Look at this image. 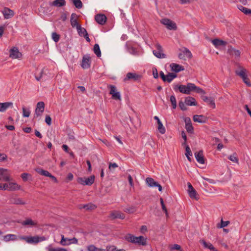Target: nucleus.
<instances>
[{
    "instance_id": "obj_1",
    "label": "nucleus",
    "mask_w": 251,
    "mask_h": 251,
    "mask_svg": "<svg viewBox=\"0 0 251 251\" xmlns=\"http://www.w3.org/2000/svg\"><path fill=\"white\" fill-rule=\"evenodd\" d=\"M173 89L176 92L178 91L181 93L187 95L190 94L191 92H196L201 94L205 93L204 90L192 83H188L187 85L174 84Z\"/></svg>"
},
{
    "instance_id": "obj_2",
    "label": "nucleus",
    "mask_w": 251,
    "mask_h": 251,
    "mask_svg": "<svg viewBox=\"0 0 251 251\" xmlns=\"http://www.w3.org/2000/svg\"><path fill=\"white\" fill-rule=\"evenodd\" d=\"M235 74L242 78L244 82L248 86H251V83L247 75V70L242 67H239L235 72Z\"/></svg>"
},
{
    "instance_id": "obj_3",
    "label": "nucleus",
    "mask_w": 251,
    "mask_h": 251,
    "mask_svg": "<svg viewBox=\"0 0 251 251\" xmlns=\"http://www.w3.org/2000/svg\"><path fill=\"white\" fill-rule=\"evenodd\" d=\"M95 177L92 175L88 177H78L77 182L83 185L91 186L95 181Z\"/></svg>"
},
{
    "instance_id": "obj_4",
    "label": "nucleus",
    "mask_w": 251,
    "mask_h": 251,
    "mask_svg": "<svg viewBox=\"0 0 251 251\" xmlns=\"http://www.w3.org/2000/svg\"><path fill=\"white\" fill-rule=\"evenodd\" d=\"M160 23L165 25L166 27L169 30H176L177 26L176 24L167 18H164L160 21Z\"/></svg>"
},
{
    "instance_id": "obj_5",
    "label": "nucleus",
    "mask_w": 251,
    "mask_h": 251,
    "mask_svg": "<svg viewBox=\"0 0 251 251\" xmlns=\"http://www.w3.org/2000/svg\"><path fill=\"white\" fill-rule=\"evenodd\" d=\"M142 76L141 75L136 73H128L126 75V76L124 78V81H126L128 80H132L133 81H137L140 80Z\"/></svg>"
},
{
    "instance_id": "obj_6",
    "label": "nucleus",
    "mask_w": 251,
    "mask_h": 251,
    "mask_svg": "<svg viewBox=\"0 0 251 251\" xmlns=\"http://www.w3.org/2000/svg\"><path fill=\"white\" fill-rule=\"evenodd\" d=\"M155 47L156 50H153V54L158 58H165L166 57L165 54L163 52V49L159 43L155 44Z\"/></svg>"
},
{
    "instance_id": "obj_7",
    "label": "nucleus",
    "mask_w": 251,
    "mask_h": 251,
    "mask_svg": "<svg viewBox=\"0 0 251 251\" xmlns=\"http://www.w3.org/2000/svg\"><path fill=\"white\" fill-rule=\"evenodd\" d=\"M160 76L164 82L170 83L174 78L177 77L176 74L169 73L167 75H165L162 71L160 72Z\"/></svg>"
},
{
    "instance_id": "obj_8",
    "label": "nucleus",
    "mask_w": 251,
    "mask_h": 251,
    "mask_svg": "<svg viewBox=\"0 0 251 251\" xmlns=\"http://www.w3.org/2000/svg\"><path fill=\"white\" fill-rule=\"evenodd\" d=\"M110 89L109 94L111 95L112 98L114 100H121V94L119 92L117 91L116 87L112 85L108 86Z\"/></svg>"
},
{
    "instance_id": "obj_9",
    "label": "nucleus",
    "mask_w": 251,
    "mask_h": 251,
    "mask_svg": "<svg viewBox=\"0 0 251 251\" xmlns=\"http://www.w3.org/2000/svg\"><path fill=\"white\" fill-rule=\"evenodd\" d=\"M45 109V103L43 101L38 102L35 110L34 118L41 117Z\"/></svg>"
},
{
    "instance_id": "obj_10",
    "label": "nucleus",
    "mask_w": 251,
    "mask_h": 251,
    "mask_svg": "<svg viewBox=\"0 0 251 251\" xmlns=\"http://www.w3.org/2000/svg\"><path fill=\"white\" fill-rule=\"evenodd\" d=\"M4 190L9 191H15L20 190L21 188L20 185L18 184L16 182H14L4 183Z\"/></svg>"
},
{
    "instance_id": "obj_11",
    "label": "nucleus",
    "mask_w": 251,
    "mask_h": 251,
    "mask_svg": "<svg viewBox=\"0 0 251 251\" xmlns=\"http://www.w3.org/2000/svg\"><path fill=\"white\" fill-rule=\"evenodd\" d=\"M9 203L12 204H16V205H25L26 204L25 201H24L22 199L18 198L16 196L11 195L10 196L9 199Z\"/></svg>"
},
{
    "instance_id": "obj_12",
    "label": "nucleus",
    "mask_w": 251,
    "mask_h": 251,
    "mask_svg": "<svg viewBox=\"0 0 251 251\" xmlns=\"http://www.w3.org/2000/svg\"><path fill=\"white\" fill-rule=\"evenodd\" d=\"M22 239H24L27 243H37L40 241H43L45 240L44 237H39L38 236H27L22 237Z\"/></svg>"
},
{
    "instance_id": "obj_13",
    "label": "nucleus",
    "mask_w": 251,
    "mask_h": 251,
    "mask_svg": "<svg viewBox=\"0 0 251 251\" xmlns=\"http://www.w3.org/2000/svg\"><path fill=\"white\" fill-rule=\"evenodd\" d=\"M11 180L10 174L6 169L0 168V180L9 181Z\"/></svg>"
},
{
    "instance_id": "obj_14",
    "label": "nucleus",
    "mask_w": 251,
    "mask_h": 251,
    "mask_svg": "<svg viewBox=\"0 0 251 251\" xmlns=\"http://www.w3.org/2000/svg\"><path fill=\"white\" fill-rule=\"evenodd\" d=\"M188 185V192L190 197L196 200L199 199L197 193L195 189L193 188L192 184L190 182L187 183Z\"/></svg>"
},
{
    "instance_id": "obj_15",
    "label": "nucleus",
    "mask_w": 251,
    "mask_h": 251,
    "mask_svg": "<svg viewBox=\"0 0 251 251\" xmlns=\"http://www.w3.org/2000/svg\"><path fill=\"white\" fill-rule=\"evenodd\" d=\"M22 56V53L17 48L14 47L9 51V57L12 59L19 58Z\"/></svg>"
},
{
    "instance_id": "obj_16",
    "label": "nucleus",
    "mask_w": 251,
    "mask_h": 251,
    "mask_svg": "<svg viewBox=\"0 0 251 251\" xmlns=\"http://www.w3.org/2000/svg\"><path fill=\"white\" fill-rule=\"evenodd\" d=\"M90 57L89 56H84L83 57L81 66L84 69H88L90 67Z\"/></svg>"
},
{
    "instance_id": "obj_17",
    "label": "nucleus",
    "mask_w": 251,
    "mask_h": 251,
    "mask_svg": "<svg viewBox=\"0 0 251 251\" xmlns=\"http://www.w3.org/2000/svg\"><path fill=\"white\" fill-rule=\"evenodd\" d=\"M2 13L4 18L6 19L12 17L14 15V11L7 7H5L2 10Z\"/></svg>"
},
{
    "instance_id": "obj_18",
    "label": "nucleus",
    "mask_w": 251,
    "mask_h": 251,
    "mask_svg": "<svg viewBox=\"0 0 251 251\" xmlns=\"http://www.w3.org/2000/svg\"><path fill=\"white\" fill-rule=\"evenodd\" d=\"M95 19L98 24L103 25L105 23L107 18L103 14H97L95 16Z\"/></svg>"
},
{
    "instance_id": "obj_19",
    "label": "nucleus",
    "mask_w": 251,
    "mask_h": 251,
    "mask_svg": "<svg viewBox=\"0 0 251 251\" xmlns=\"http://www.w3.org/2000/svg\"><path fill=\"white\" fill-rule=\"evenodd\" d=\"M207 120V118L203 115H195L193 116V120L195 122L205 123Z\"/></svg>"
},
{
    "instance_id": "obj_20",
    "label": "nucleus",
    "mask_w": 251,
    "mask_h": 251,
    "mask_svg": "<svg viewBox=\"0 0 251 251\" xmlns=\"http://www.w3.org/2000/svg\"><path fill=\"white\" fill-rule=\"evenodd\" d=\"M77 17L75 13H72L71 16V25L73 27H75L76 28L78 27V26H80L77 22Z\"/></svg>"
},
{
    "instance_id": "obj_21",
    "label": "nucleus",
    "mask_w": 251,
    "mask_h": 251,
    "mask_svg": "<svg viewBox=\"0 0 251 251\" xmlns=\"http://www.w3.org/2000/svg\"><path fill=\"white\" fill-rule=\"evenodd\" d=\"M134 244L139 245L146 246L147 245V239L143 236L136 237Z\"/></svg>"
},
{
    "instance_id": "obj_22",
    "label": "nucleus",
    "mask_w": 251,
    "mask_h": 251,
    "mask_svg": "<svg viewBox=\"0 0 251 251\" xmlns=\"http://www.w3.org/2000/svg\"><path fill=\"white\" fill-rule=\"evenodd\" d=\"M170 66L171 68L172 71L176 73H178L184 70L183 66L176 63H172Z\"/></svg>"
},
{
    "instance_id": "obj_23",
    "label": "nucleus",
    "mask_w": 251,
    "mask_h": 251,
    "mask_svg": "<svg viewBox=\"0 0 251 251\" xmlns=\"http://www.w3.org/2000/svg\"><path fill=\"white\" fill-rule=\"evenodd\" d=\"M195 156L197 161L200 164H204V160L203 155V152L202 151H200L199 152L195 153Z\"/></svg>"
},
{
    "instance_id": "obj_24",
    "label": "nucleus",
    "mask_w": 251,
    "mask_h": 251,
    "mask_svg": "<svg viewBox=\"0 0 251 251\" xmlns=\"http://www.w3.org/2000/svg\"><path fill=\"white\" fill-rule=\"evenodd\" d=\"M110 217L112 219H124L125 218V215L123 213L118 211L111 212L110 214Z\"/></svg>"
},
{
    "instance_id": "obj_25",
    "label": "nucleus",
    "mask_w": 251,
    "mask_h": 251,
    "mask_svg": "<svg viewBox=\"0 0 251 251\" xmlns=\"http://www.w3.org/2000/svg\"><path fill=\"white\" fill-rule=\"evenodd\" d=\"M13 103L11 102H5L0 103V112H3L5 111L9 107H12Z\"/></svg>"
},
{
    "instance_id": "obj_26",
    "label": "nucleus",
    "mask_w": 251,
    "mask_h": 251,
    "mask_svg": "<svg viewBox=\"0 0 251 251\" xmlns=\"http://www.w3.org/2000/svg\"><path fill=\"white\" fill-rule=\"evenodd\" d=\"M22 225L24 226H33L37 225V223L31 219H26L22 222Z\"/></svg>"
},
{
    "instance_id": "obj_27",
    "label": "nucleus",
    "mask_w": 251,
    "mask_h": 251,
    "mask_svg": "<svg viewBox=\"0 0 251 251\" xmlns=\"http://www.w3.org/2000/svg\"><path fill=\"white\" fill-rule=\"evenodd\" d=\"M202 100L206 102L211 108H215L216 107L213 99L211 97L206 96L203 97Z\"/></svg>"
},
{
    "instance_id": "obj_28",
    "label": "nucleus",
    "mask_w": 251,
    "mask_h": 251,
    "mask_svg": "<svg viewBox=\"0 0 251 251\" xmlns=\"http://www.w3.org/2000/svg\"><path fill=\"white\" fill-rule=\"evenodd\" d=\"M212 43L216 48L219 46H226V42L218 39H215L212 40Z\"/></svg>"
},
{
    "instance_id": "obj_29",
    "label": "nucleus",
    "mask_w": 251,
    "mask_h": 251,
    "mask_svg": "<svg viewBox=\"0 0 251 251\" xmlns=\"http://www.w3.org/2000/svg\"><path fill=\"white\" fill-rule=\"evenodd\" d=\"M185 103L187 105H197L195 99L191 97H187L185 100Z\"/></svg>"
},
{
    "instance_id": "obj_30",
    "label": "nucleus",
    "mask_w": 251,
    "mask_h": 251,
    "mask_svg": "<svg viewBox=\"0 0 251 251\" xmlns=\"http://www.w3.org/2000/svg\"><path fill=\"white\" fill-rule=\"evenodd\" d=\"M35 171L36 172H37L38 173H39V174H40L41 175H42V176H48L49 177L51 176V175L48 171L44 170L40 168H36L35 169Z\"/></svg>"
},
{
    "instance_id": "obj_31",
    "label": "nucleus",
    "mask_w": 251,
    "mask_h": 251,
    "mask_svg": "<svg viewBox=\"0 0 251 251\" xmlns=\"http://www.w3.org/2000/svg\"><path fill=\"white\" fill-rule=\"evenodd\" d=\"M146 182L147 183L148 185L150 187H155V185H157V182L155 181L151 177H147L146 179Z\"/></svg>"
},
{
    "instance_id": "obj_32",
    "label": "nucleus",
    "mask_w": 251,
    "mask_h": 251,
    "mask_svg": "<svg viewBox=\"0 0 251 251\" xmlns=\"http://www.w3.org/2000/svg\"><path fill=\"white\" fill-rule=\"evenodd\" d=\"M79 208L80 209L84 208L86 210H92L96 208V206L95 205L92 204V203H88L85 205H81L79 206Z\"/></svg>"
},
{
    "instance_id": "obj_33",
    "label": "nucleus",
    "mask_w": 251,
    "mask_h": 251,
    "mask_svg": "<svg viewBox=\"0 0 251 251\" xmlns=\"http://www.w3.org/2000/svg\"><path fill=\"white\" fill-rule=\"evenodd\" d=\"M200 243L203 245L205 248L208 249L211 251L214 248L212 244L209 242H206L204 240H200Z\"/></svg>"
},
{
    "instance_id": "obj_34",
    "label": "nucleus",
    "mask_w": 251,
    "mask_h": 251,
    "mask_svg": "<svg viewBox=\"0 0 251 251\" xmlns=\"http://www.w3.org/2000/svg\"><path fill=\"white\" fill-rule=\"evenodd\" d=\"M65 4V0H55L52 3V5L56 7H61Z\"/></svg>"
},
{
    "instance_id": "obj_35",
    "label": "nucleus",
    "mask_w": 251,
    "mask_h": 251,
    "mask_svg": "<svg viewBox=\"0 0 251 251\" xmlns=\"http://www.w3.org/2000/svg\"><path fill=\"white\" fill-rule=\"evenodd\" d=\"M136 237V236H135L131 234H127L125 236V239L126 241H127L129 242L134 243L135 242Z\"/></svg>"
},
{
    "instance_id": "obj_36",
    "label": "nucleus",
    "mask_w": 251,
    "mask_h": 251,
    "mask_svg": "<svg viewBox=\"0 0 251 251\" xmlns=\"http://www.w3.org/2000/svg\"><path fill=\"white\" fill-rule=\"evenodd\" d=\"M185 149H186L185 155H186L188 160L189 161H191V158L190 157V156H192V152L191 149L188 145H186Z\"/></svg>"
},
{
    "instance_id": "obj_37",
    "label": "nucleus",
    "mask_w": 251,
    "mask_h": 251,
    "mask_svg": "<svg viewBox=\"0 0 251 251\" xmlns=\"http://www.w3.org/2000/svg\"><path fill=\"white\" fill-rule=\"evenodd\" d=\"M3 239L5 242H8L10 240H16V236L14 234H7L3 237Z\"/></svg>"
},
{
    "instance_id": "obj_38",
    "label": "nucleus",
    "mask_w": 251,
    "mask_h": 251,
    "mask_svg": "<svg viewBox=\"0 0 251 251\" xmlns=\"http://www.w3.org/2000/svg\"><path fill=\"white\" fill-rule=\"evenodd\" d=\"M60 243L63 246H67L71 244V242L69 241V239L65 238L64 235L61 236V240Z\"/></svg>"
},
{
    "instance_id": "obj_39",
    "label": "nucleus",
    "mask_w": 251,
    "mask_h": 251,
    "mask_svg": "<svg viewBox=\"0 0 251 251\" xmlns=\"http://www.w3.org/2000/svg\"><path fill=\"white\" fill-rule=\"evenodd\" d=\"M238 7V9L244 14L246 15L251 14V9L245 7L242 5H239Z\"/></svg>"
},
{
    "instance_id": "obj_40",
    "label": "nucleus",
    "mask_w": 251,
    "mask_h": 251,
    "mask_svg": "<svg viewBox=\"0 0 251 251\" xmlns=\"http://www.w3.org/2000/svg\"><path fill=\"white\" fill-rule=\"evenodd\" d=\"M157 123L158 126H157V129L159 131V132L161 134H164L166 132V129L164 126H163L162 123L161 121L158 122Z\"/></svg>"
},
{
    "instance_id": "obj_41",
    "label": "nucleus",
    "mask_w": 251,
    "mask_h": 251,
    "mask_svg": "<svg viewBox=\"0 0 251 251\" xmlns=\"http://www.w3.org/2000/svg\"><path fill=\"white\" fill-rule=\"evenodd\" d=\"M228 158L233 162L238 164L239 161L237 157V155L236 153H233L232 155H230Z\"/></svg>"
},
{
    "instance_id": "obj_42",
    "label": "nucleus",
    "mask_w": 251,
    "mask_h": 251,
    "mask_svg": "<svg viewBox=\"0 0 251 251\" xmlns=\"http://www.w3.org/2000/svg\"><path fill=\"white\" fill-rule=\"evenodd\" d=\"M93 50L94 53L97 55L98 57H100L101 56V51L98 44H96L94 45Z\"/></svg>"
},
{
    "instance_id": "obj_43",
    "label": "nucleus",
    "mask_w": 251,
    "mask_h": 251,
    "mask_svg": "<svg viewBox=\"0 0 251 251\" xmlns=\"http://www.w3.org/2000/svg\"><path fill=\"white\" fill-rule=\"evenodd\" d=\"M136 211V208L134 206H128L125 208L124 211L129 213H133Z\"/></svg>"
},
{
    "instance_id": "obj_44",
    "label": "nucleus",
    "mask_w": 251,
    "mask_h": 251,
    "mask_svg": "<svg viewBox=\"0 0 251 251\" xmlns=\"http://www.w3.org/2000/svg\"><path fill=\"white\" fill-rule=\"evenodd\" d=\"M183 53L185 56L188 58H191L192 57L191 51L187 48H184Z\"/></svg>"
},
{
    "instance_id": "obj_45",
    "label": "nucleus",
    "mask_w": 251,
    "mask_h": 251,
    "mask_svg": "<svg viewBox=\"0 0 251 251\" xmlns=\"http://www.w3.org/2000/svg\"><path fill=\"white\" fill-rule=\"evenodd\" d=\"M22 110L23 117H28L30 116V111L28 109H27L25 107H23Z\"/></svg>"
},
{
    "instance_id": "obj_46",
    "label": "nucleus",
    "mask_w": 251,
    "mask_h": 251,
    "mask_svg": "<svg viewBox=\"0 0 251 251\" xmlns=\"http://www.w3.org/2000/svg\"><path fill=\"white\" fill-rule=\"evenodd\" d=\"M88 251H105V250L98 248L94 245H90L88 247Z\"/></svg>"
},
{
    "instance_id": "obj_47",
    "label": "nucleus",
    "mask_w": 251,
    "mask_h": 251,
    "mask_svg": "<svg viewBox=\"0 0 251 251\" xmlns=\"http://www.w3.org/2000/svg\"><path fill=\"white\" fill-rule=\"evenodd\" d=\"M73 3L77 8L80 9L82 7L83 4L80 0H73Z\"/></svg>"
},
{
    "instance_id": "obj_48",
    "label": "nucleus",
    "mask_w": 251,
    "mask_h": 251,
    "mask_svg": "<svg viewBox=\"0 0 251 251\" xmlns=\"http://www.w3.org/2000/svg\"><path fill=\"white\" fill-rule=\"evenodd\" d=\"M170 101L172 104L173 109H175L176 107V101L174 96L172 95L170 97Z\"/></svg>"
},
{
    "instance_id": "obj_49",
    "label": "nucleus",
    "mask_w": 251,
    "mask_h": 251,
    "mask_svg": "<svg viewBox=\"0 0 251 251\" xmlns=\"http://www.w3.org/2000/svg\"><path fill=\"white\" fill-rule=\"evenodd\" d=\"M230 222L229 221H224L223 219L221 221V225L218 226L217 227L219 228H223L227 226L229 224Z\"/></svg>"
},
{
    "instance_id": "obj_50",
    "label": "nucleus",
    "mask_w": 251,
    "mask_h": 251,
    "mask_svg": "<svg viewBox=\"0 0 251 251\" xmlns=\"http://www.w3.org/2000/svg\"><path fill=\"white\" fill-rule=\"evenodd\" d=\"M51 37H52V39H53V40L57 43V42H58L59 40V38H60V36L59 34H57L56 32H53L51 34Z\"/></svg>"
},
{
    "instance_id": "obj_51",
    "label": "nucleus",
    "mask_w": 251,
    "mask_h": 251,
    "mask_svg": "<svg viewBox=\"0 0 251 251\" xmlns=\"http://www.w3.org/2000/svg\"><path fill=\"white\" fill-rule=\"evenodd\" d=\"M76 29H77L78 33L80 36H83V35H84L85 34L84 31H83V30H86L84 28L82 27L81 26H78V27Z\"/></svg>"
},
{
    "instance_id": "obj_52",
    "label": "nucleus",
    "mask_w": 251,
    "mask_h": 251,
    "mask_svg": "<svg viewBox=\"0 0 251 251\" xmlns=\"http://www.w3.org/2000/svg\"><path fill=\"white\" fill-rule=\"evenodd\" d=\"M185 128L188 132H192L193 130V127L191 123H186Z\"/></svg>"
},
{
    "instance_id": "obj_53",
    "label": "nucleus",
    "mask_w": 251,
    "mask_h": 251,
    "mask_svg": "<svg viewBox=\"0 0 251 251\" xmlns=\"http://www.w3.org/2000/svg\"><path fill=\"white\" fill-rule=\"evenodd\" d=\"M160 203H161V207H162L163 211H164V212L167 215V214H168L167 210V209H166V208L165 206V204L164 203L163 200L162 198H160Z\"/></svg>"
},
{
    "instance_id": "obj_54",
    "label": "nucleus",
    "mask_w": 251,
    "mask_h": 251,
    "mask_svg": "<svg viewBox=\"0 0 251 251\" xmlns=\"http://www.w3.org/2000/svg\"><path fill=\"white\" fill-rule=\"evenodd\" d=\"M179 104V107L180 108V109L183 110V111H185L186 110H187V107L185 105V103H184L182 101H180L178 103Z\"/></svg>"
},
{
    "instance_id": "obj_55",
    "label": "nucleus",
    "mask_w": 251,
    "mask_h": 251,
    "mask_svg": "<svg viewBox=\"0 0 251 251\" xmlns=\"http://www.w3.org/2000/svg\"><path fill=\"white\" fill-rule=\"evenodd\" d=\"M28 176H30V175L28 173H23L21 175V177L24 181L27 180Z\"/></svg>"
},
{
    "instance_id": "obj_56",
    "label": "nucleus",
    "mask_w": 251,
    "mask_h": 251,
    "mask_svg": "<svg viewBox=\"0 0 251 251\" xmlns=\"http://www.w3.org/2000/svg\"><path fill=\"white\" fill-rule=\"evenodd\" d=\"M181 136L184 140V143H183L182 144L186 145L187 138V136H186V134L185 131H182L181 132Z\"/></svg>"
},
{
    "instance_id": "obj_57",
    "label": "nucleus",
    "mask_w": 251,
    "mask_h": 251,
    "mask_svg": "<svg viewBox=\"0 0 251 251\" xmlns=\"http://www.w3.org/2000/svg\"><path fill=\"white\" fill-rule=\"evenodd\" d=\"M118 167V165L116 163H109V169L112 170L116 168H117Z\"/></svg>"
},
{
    "instance_id": "obj_58",
    "label": "nucleus",
    "mask_w": 251,
    "mask_h": 251,
    "mask_svg": "<svg viewBox=\"0 0 251 251\" xmlns=\"http://www.w3.org/2000/svg\"><path fill=\"white\" fill-rule=\"evenodd\" d=\"M45 122L49 126H50L51 125V119L49 115H47L46 116Z\"/></svg>"
},
{
    "instance_id": "obj_59",
    "label": "nucleus",
    "mask_w": 251,
    "mask_h": 251,
    "mask_svg": "<svg viewBox=\"0 0 251 251\" xmlns=\"http://www.w3.org/2000/svg\"><path fill=\"white\" fill-rule=\"evenodd\" d=\"M127 178H128V180L129 181L130 186L131 187H133L134 186V183H133V179H132L131 176L130 175H128Z\"/></svg>"
},
{
    "instance_id": "obj_60",
    "label": "nucleus",
    "mask_w": 251,
    "mask_h": 251,
    "mask_svg": "<svg viewBox=\"0 0 251 251\" xmlns=\"http://www.w3.org/2000/svg\"><path fill=\"white\" fill-rule=\"evenodd\" d=\"M7 155L4 153H0V162H2L6 160Z\"/></svg>"
},
{
    "instance_id": "obj_61",
    "label": "nucleus",
    "mask_w": 251,
    "mask_h": 251,
    "mask_svg": "<svg viewBox=\"0 0 251 251\" xmlns=\"http://www.w3.org/2000/svg\"><path fill=\"white\" fill-rule=\"evenodd\" d=\"M47 250H48V251H58L59 248H53L50 245L47 248Z\"/></svg>"
},
{
    "instance_id": "obj_62",
    "label": "nucleus",
    "mask_w": 251,
    "mask_h": 251,
    "mask_svg": "<svg viewBox=\"0 0 251 251\" xmlns=\"http://www.w3.org/2000/svg\"><path fill=\"white\" fill-rule=\"evenodd\" d=\"M152 74L154 78H157L158 77V72L156 69L152 70Z\"/></svg>"
},
{
    "instance_id": "obj_63",
    "label": "nucleus",
    "mask_w": 251,
    "mask_h": 251,
    "mask_svg": "<svg viewBox=\"0 0 251 251\" xmlns=\"http://www.w3.org/2000/svg\"><path fill=\"white\" fill-rule=\"evenodd\" d=\"M181 249L180 246L177 244H174L172 247L171 248L172 250H180Z\"/></svg>"
},
{
    "instance_id": "obj_64",
    "label": "nucleus",
    "mask_w": 251,
    "mask_h": 251,
    "mask_svg": "<svg viewBox=\"0 0 251 251\" xmlns=\"http://www.w3.org/2000/svg\"><path fill=\"white\" fill-rule=\"evenodd\" d=\"M70 242H71V244H77L78 243V240L75 237H74L72 239H69Z\"/></svg>"
}]
</instances>
